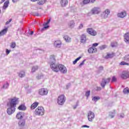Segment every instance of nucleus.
Segmentation results:
<instances>
[{
    "instance_id": "f257e3e1",
    "label": "nucleus",
    "mask_w": 129,
    "mask_h": 129,
    "mask_svg": "<svg viewBox=\"0 0 129 129\" xmlns=\"http://www.w3.org/2000/svg\"><path fill=\"white\" fill-rule=\"evenodd\" d=\"M35 115H38L41 116L45 114V109L44 107L42 106H38L35 110L34 112Z\"/></svg>"
},
{
    "instance_id": "f03ea898",
    "label": "nucleus",
    "mask_w": 129,
    "mask_h": 129,
    "mask_svg": "<svg viewBox=\"0 0 129 129\" xmlns=\"http://www.w3.org/2000/svg\"><path fill=\"white\" fill-rule=\"evenodd\" d=\"M19 101V98L17 97H14L13 99H11L10 101L7 103V106H11L12 107L16 108L17 106V103Z\"/></svg>"
},
{
    "instance_id": "7ed1b4c3",
    "label": "nucleus",
    "mask_w": 129,
    "mask_h": 129,
    "mask_svg": "<svg viewBox=\"0 0 129 129\" xmlns=\"http://www.w3.org/2000/svg\"><path fill=\"white\" fill-rule=\"evenodd\" d=\"M66 101V97L64 95H60L57 97V103L58 105H63Z\"/></svg>"
},
{
    "instance_id": "20e7f679",
    "label": "nucleus",
    "mask_w": 129,
    "mask_h": 129,
    "mask_svg": "<svg viewBox=\"0 0 129 129\" xmlns=\"http://www.w3.org/2000/svg\"><path fill=\"white\" fill-rule=\"evenodd\" d=\"M95 117V114L91 111H89L88 112V119L89 121H93V119Z\"/></svg>"
},
{
    "instance_id": "39448f33",
    "label": "nucleus",
    "mask_w": 129,
    "mask_h": 129,
    "mask_svg": "<svg viewBox=\"0 0 129 129\" xmlns=\"http://www.w3.org/2000/svg\"><path fill=\"white\" fill-rule=\"evenodd\" d=\"M58 71H60L61 73L65 74L67 73V69L62 64H58Z\"/></svg>"
},
{
    "instance_id": "423d86ee",
    "label": "nucleus",
    "mask_w": 129,
    "mask_h": 129,
    "mask_svg": "<svg viewBox=\"0 0 129 129\" xmlns=\"http://www.w3.org/2000/svg\"><path fill=\"white\" fill-rule=\"evenodd\" d=\"M110 14V10L109 9L105 10L101 15V17L103 19H107L108 16Z\"/></svg>"
},
{
    "instance_id": "0eeeda50",
    "label": "nucleus",
    "mask_w": 129,
    "mask_h": 129,
    "mask_svg": "<svg viewBox=\"0 0 129 129\" xmlns=\"http://www.w3.org/2000/svg\"><path fill=\"white\" fill-rule=\"evenodd\" d=\"M109 81H110V78H109L107 79H103L101 83V86L103 87V88H104L106 84H108V83H109Z\"/></svg>"
},
{
    "instance_id": "6e6552de",
    "label": "nucleus",
    "mask_w": 129,
    "mask_h": 129,
    "mask_svg": "<svg viewBox=\"0 0 129 129\" xmlns=\"http://www.w3.org/2000/svg\"><path fill=\"white\" fill-rule=\"evenodd\" d=\"M123 60L124 61H126V62H129V54L125 55L123 57ZM120 65L121 66L126 65L127 66H128L129 63L125 62V61H121L120 63Z\"/></svg>"
},
{
    "instance_id": "1a4fd4ad",
    "label": "nucleus",
    "mask_w": 129,
    "mask_h": 129,
    "mask_svg": "<svg viewBox=\"0 0 129 129\" xmlns=\"http://www.w3.org/2000/svg\"><path fill=\"white\" fill-rule=\"evenodd\" d=\"M51 69L54 72H59V65L52 63L50 65Z\"/></svg>"
},
{
    "instance_id": "9d476101",
    "label": "nucleus",
    "mask_w": 129,
    "mask_h": 129,
    "mask_svg": "<svg viewBox=\"0 0 129 129\" xmlns=\"http://www.w3.org/2000/svg\"><path fill=\"white\" fill-rule=\"evenodd\" d=\"M39 95H47L48 94V89L45 88H41L38 90Z\"/></svg>"
},
{
    "instance_id": "9b49d317",
    "label": "nucleus",
    "mask_w": 129,
    "mask_h": 129,
    "mask_svg": "<svg viewBox=\"0 0 129 129\" xmlns=\"http://www.w3.org/2000/svg\"><path fill=\"white\" fill-rule=\"evenodd\" d=\"M15 111H16V108H15L14 107L9 106V107L8 108L7 110V113L8 114H9V115L13 114V113H14Z\"/></svg>"
},
{
    "instance_id": "f8f14e48",
    "label": "nucleus",
    "mask_w": 129,
    "mask_h": 129,
    "mask_svg": "<svg viewBox=\"0 0 129 129\" xmlns=\"http://www.w3.org/2000/svg\"><path fill=\"white\" fill-rule=\"evenodd\" d=\"M100 12H101V10L100 8L98 7H95L91 10V13L93 15H98Z\"/></svg>"
},
{
    "instance_id": "ddd939ff",
    "label": "nucleus",
    "mask_w": 129,
    "mask_h": 129,
    "mask_svg": "<svg viewBox=\"0 0 129 129\" xmlns=\"http://www.w3.org/2000/svg\"><path fill=\"white\" fill-rule=\"evenodd\" d=\"M87 32L89 35H91V36H96L97 33L95 30H94L92 28H88L87 29Z\"/></svg>"
},
{
    "instance_id": "4468645a",
    "label": "nucleus",
    "mask_w": 129,
    "mask_h": 129,
    "mask_svg": "<svg viewBox=\"0 0 129 129\" xmlns=\"http://www.w3.org/2000/svg\"><path fill=\"white\" fill-rule=\"evenodd\" d=\"M121 78L122 79H126L129 78V72L123 71L120 76Z\"/></svg>"
},
{
    "instance_id": "2eb2a0df",
    "label": "nucleus",
    "mask_w": 129,
    "mask_h": 129,
    "mask_svg": "<svg viewBox=\"0 0 129 129\" xmlns=\"http://www.w3.org/2000/svg\"><path fill=\"white\" fill-rule=\"evenodd\" d=\"M53 45L55 48H60L62 45V42L60 40H56L54 42Z\"/></svg>"
},
{
    "instance_id": "dca6fc26",
    "label": "nucleus",
    "mask_w": 129,
    "mask_h": 129,
    "mask_svg": "<svg viewBox=\"0 0 129 129\" xmlns=\"http://www.w3.org/2000/svg\"><path fill=\"white\" fill-rule=\"evenodd\" d=\"M68 26L70 29H73L75 27V22L74 20H71L69 22Z\"/></svg>"
},
{
    "instance_id": "f3484780",
    "label": "nucleus",
    "mask_w": 129,
    "mask_h": 129,
    "mask_svg": "<svg viewBox=\"0 0 129 129\" xmlns=\"http://www.w3.org/2000/svg\"><path fill=\"white\" fill-rule=\"evenodd\" d=\"M88 52L90 54H93V53H96V52H97V49L96 48L93 47H90L88 49Z\"/></svg>"
},
{
    "instance_id": "a211bd4d",
    "label": "nucleus",
    "mask_w": 129,
    "mask_h": 129,
    "mask_svg": "<svg viewBox=\"0 0 129 129\" xmlns=\"http://www.w3.org/2000/svg\"><path fill=\"white\" fill-rule=\"evenodd\" d=\"M117 17L119 18H121V19H123L125 17H126V12L122 11L120 13L117 14Z\"/></svg>"
},
{
    "instance_id": "6ab92c4d",
    "label": "nucleus",
    "mask_w": 129,
    "mask_h": 129,
    "mask_svg": "<svg viewBox=\"0 0 129 129\" xmlns=\"http://www.w3.org/2000/svg\"><path fill=\"white\" fill-rule=\"evenodd\" d=\"M48 63L49 64H54L56 63V59H55V56L53 55H51L50 57V59H48Z\"/></svg>"
},
{
    "instance_id": "aec40b11",
    "label": "nucleus",
    "mask_w": 129,
    "mask_h": 129,
    "mask_svg": "<svg viewBox=\"0 0 129 129\" xmlns=\"http://www.w3.org/2000/svg\"><path fill=\"white\" fill-rule=\"evenodd\" d=\"M60 4L62 8H65L68 5V0H60Z\"/></svg>"
},
{
    "instance_id": "412c9836",
    "label": "nucleus",
    "mask_w": 129,
    "mask_h": 129,
    "mask_svg": "<svg viewBox=\"0 0 129 129\" xmlns=\"http://www.w3.org/2000/svg\"><path fill=\"white\" fill-rule=\"evenodd\" d=\"M124 41L126 44H129V33H126L124 34Z\"/></svg>"
},
{
    "instance_id": "4be33fe9",
    "label": "nucleus",
    "mask_w": 129,
    "mask_h": 129,
    "mask_svg": "<svg viewBox=\"0 0 129 129\" xmlns=\"http://www.w3.org/2000/svg\"><path fill=\"white\" fill-rule=\"evenodd\" d=\"M18 75L20 78H23V77H25L26 73L25 71H21L20 72L18 73Z\"/></svg>"
},
{
    "instance_id": "5701e85b",
    "label": "nucleus",
    "mask_w": 129,
    "mask_h": 129,
    "mask_svg": "<svg viewBox=\"0 0 129 129\" xmlns=\"http://www.w3.org/2000/svg\"><path fill=\"white\" fill-rule=\"evenodd\" d=\"M9 5H10V1H7L6 2H5L3 7V11H6V10H7V8L9 7Z\"/></svg>"
},
{
    "instance_id": "b1692460",
    "label": "nucleus",
    "mask_w": 129,
    "mask_h": 129,
    "mask_svg": "<svg viewBox=\"0 0 129 129\" xmlns=\"http://www.w3.org/2000/svg\"><path fill=\"white\" fill-rule=\"evenodd\" d=\"M23 115H24V113L22 112H19L16 115V117L18 119H21L23 118Z\"/></svg>"
},
{
    "instance_id": "393cba45",
    "label": "nucleus",
    "mask_w": 129,
    "mask_h": 129,
    "mask_svg": "<svg viewBox=\"0 0 129 129\" xmlns=\"http://www.w3.org/2000/svg\"><path fill=\"white\" fill-rule=\"evenodd\" d=\"M25 123H26V120H25L24 119L20 120L19 121V122H18V124H19V126H20L21 127L24 126L25 125Z\"/></svg>"
},
{
    "instance_id": "a878e982",
    "label": "nucleus",
    "mask_w": 129,
    "mask_h": 129,
    "mask_svg": "<svg viewBox=\"0 0 129 129\" xmlns=\"http://www.w3.org/2000/svg\"><path fill=\"white\" fill-rule=\"evenodd\" d=\"M8 32V28H5L2 31L0 32V37L2 36H4V35H6Z\"/></svg>"
},
{
    "instance_id": "bb28decb",
    "label": "nucleus",
    "mask_w": 129,
    "mask_h": 129,
    "mask_svg": "<svg viewBox=\"0 0 129 129\" xmlns=\"http://www.w3.org/2000/svg\"><path fill=\"white\" fill-rule=\"evenodd\" d=\"M38 105H39V102H35L31 105V109H35V108H36Z\"/></svg>"
},
{
    "instance_id": "cd10ccee",
    "label": "nucleus",
    "mask_w": 129,
    "mask_h": 129,
    "mask_svg": "<svg viewBox=\"0 0 129 129\" xmlns=\"http://www.w3.org/2000/svg\"><path fill=\"white\" fill-rule=\"evenodd\" d=\"M63 39L65 40L66 42L67 43H70L71 42V38L70 37L68 36V35H65L63 37Z\"/></svg>"
},
{
    "instance_id": "c85d7f7f",
    "label": "nucleus",
    "mask_w": 129,
    "mask_h": 129,
    "mask_svg": "<svg viewBox=\"0 0 129 129\" xmlns=\"http://www.w3.org/2000/svg\"><path fill=\"white\" fill-rule=\"evenodd\" d=\"M81 43H85V42H86V36H85V35L83 34L81 35Z\"/></svg>"
},
{
    "instance_id": "c756f323",
    "label": "nucleus",
    "mask_w": 129,
    "mask_h": 129,
    "mask_svg": "<svg viewBox=\"0 0 129 129\" xmlns=\"http://www.w3.org/2000/svg\"><path fill=\"white\" fill-rule=\"evenodd\" d=\"M114 115H115V110H113V111L109 113V116L110 118H113V117H114Z\"/></svg>"
},
{
    "instance_id": "7c9ffc66",
    "label": "nucleus",
    "mask_w": 129,
    "mask_h": 129,
    "mask_svg": "<svg viewBox=\"0 0 129 129\" xmlns=\"http://www.w3.org/2000/svg\"><path fill=\"white\" fill-rule=\"evenodd\" d=\"M38 69L39 67H38V66H33L32 68L31 72L32 73H34V72H36V71H37V70H38Z\"/></svg>"
},
{
    "instance_id": "2f4dec72",
    "label": "nucleus",
    "mask_w": 129,
    "mask_h": 129,
    "mask_svg": "<svg viewBox=\"0 0 129 129\" xmlns=\"http://www.w3.org/2000/svg\"><path fill=\"white\" fill-rule=\"evenodd\" d=\"M99 99H100V98L99 96L92 97V100L93 101H94V102H96V101L99 100Z\"/></svg>"
},
{
    "instance_id": "473e14b6",
    "label": "nucleus",
    "mask_w": 129,
    "mask_h": 129,
    "mask_svg": "<svg viewBox=\"0 0 129 129\" xmlns=\"http://www.w3.org/2000/svg\"><path fill=\"white\" fill-rule=\"evenodd\" d=\"M113 57V54L112 53H107L105 56V59H109V58H112Z\"/></svg>"
},
{
    "instance_id": "72a5a7b5",
    "label": "nucleus",
    "mask_w": 129,
    "mask_h": 129,
    "mask_svg": "<svg viewBox=\"0 0 129 129\" xmlns=\"http://www.w3.org/2000/svg\"><path fill=\"white\" fill-rule=\"evenodd\" d=\"M16 46H17V44L15 42H12L10 44V48H11V49H15Z\"/></svg>"
},
{
    "instance_id": "f704fd0d",
    "label": "nucleus",
    "mask_w": 129,
    "mask_h": 129,
    "mask_svg": "<svg viewBox=\"0 0 129 129\" xmlns=\"http://www.w3.org/2000/svg\"><path fill=\"white\" fill-rule=\"evenodd\" d=\"M48 25V23H46L43 24L44 27L41 29L42 32H43V31H44L45 29H48V28H49V25Z\"/></svg>"
},
{
    "instance_id": "c9c22d12",
    "label": "nucleus",
    "mask_w": 129,
    "mask_h": 129,
    "mask_svg": "<svg viewBox=\"0 0 129 129\" xmlns=\"http://www.w3.org/2000/svg\"><path fill=\"white\" fill-rule=\"evenodd\" d=\"M18 109L19 110H26V106H25V105H21L18 107Z\"/></svg>"
},
{
    "instance_id": "e433bc0d",
    "label": "nucleus",
    "mask_w": 129,
    "mask_h": 129,
    "mask_svg": "<svg viewBox=\"0 0 129 129\" xmlns=\"http://www.w3.org/2000/svg\"><path fill=\"white\" fill-rule=\"evenodd\" d=\"M123 93L124 94H128L129 93V89L128 88H125L123 90Z\"/></svg>"
},
{
    "instance_id": "4c0bfd02",
    "label": "nucleus",
    "mask_w": 129,
    "mask_h": 129,
    "mask_svg": "<svg viewBox=\"0 0 129 129\" xmlns=\"http://www.w3.org/2000/svg\"><path fill=\"white\" fill-rule=\"evenodd\" d=\"M46 2H47V0H40V1L38 2V4L39 6H42V5H44Z\"/></svg>"
},
{
    "instance_id": "58836bf2",
    "label": "nucleus",
    "mask_w": 129,
    "mask_h": 129,
    "mask_svg": "<svg viewBox=\"0 0 129 129\" xmlns=\"http://www.w3.org/2000/svg\"><path fill=\"white\" fill-rule=\"evenodd\" d=\"M9 84L8 83H6V84H5L3 87V88L4 89H7L8 88H9Z\"/></svg>"
},
{
    "instance_id": "ea45409f",
    "label": "nucleus",
    "mask_w": 129,
    "mask_h": 129,
    "mask_svg": "<svg viewBox=\"0 0 129 129\" xmlns=\"http://www.w3.org/2000/svg\"><path fill=\"white\" fill-rule=\"evenodd\" d=\"M90 95V91H87L85 93V96L87 97V99H88V97Z\"/></svg>"
},
{
    "instance_id": "a19ab883",
    "label": "nucleus",
    "mask_w": 129,
    "mask_h": 129,
    "mask_svg": "<svg viewBox=\"0 0 129 129\" xmlns=\"http://www.w3.org/2000/svg\"><path fill=\"white\" fill-rule=\"evenodd\" d=\"M106 48H107V45H103L99 47L100 50H103L104 49H106Z\"/></svg>"
},
{
    "instance_id": "79ce46f5",
    "label": "nucleus",
    "mask_w": 129,
    "mask_h": 129,
    "mask_svg": "<svg viewBox=\"0 0 129 129\" xmlns=\"http://www.w3.org/2000/svg\"><path fill=\"white\" fill-rule=\"evenodd\" d=\"M82 57V56H80V57H78L77 59H76L74 61H73V64H75L76 63H77V61H79V59H81V58Z\"/></svg>"
},
{
    "instance_id": "37998d69",
    "label": "nucleus",
    "mask_w": 129,
    "mask_h": 129,
    "mask_svg": "<svg viewBox=\"0 0 129 129\" xmlns=\"http://www.w3.org/2000/svg\"><path fill=\"white\" fill-rule=\"evenodd\" d=\"M111 46L112 47V48L116 47V46H117V43L114 42H111Z\"/></svg>"
},
{
    "instance_id": "c03bdc74",
    "label": "nucleus",
    "mask_w": 129,
    "mask_h": 129,
    "mask_svg": "<svg viewBox=\"0 0 129 129\" xmlns=\"http://www.w3.org/2000/svg\"><path fill=\"white\" fill-rule=\"evenodd\" d=\"M83 3L84 5H87V4H89V3H90V0H84Z\"/></svg>"
},
{
    "instance_id": "a18cd8bd",
    "label": "nucleus",
    "mask_w": 129,
    "mask_h": 129,
    "mask_svg": "<svg viewBox=\"0 0 129 129\" xmlns=\"http://www.w3.org/2000/svg\"><path fill=\"white\" fill-rule=\"evenodd\" d=\"M36 78L37 79H42V78H43V75H38L37 77H36Z\"/></svg>"
},
{
    "instance_id": "49530a36",
    "label": "nucleus",
    "mask_w": 129,
    "mask_h": 129,
    "mask_svg": "<svg viewBox=\"0 0 129 129\" xmlns=\"http://www.w3.org/2000/svg\"><path fill=\"white\" fill-rule=\"evenodd\" d=\"M82 28H83V24L82 23L80 24L79 26L78 27V29L79 30H80L81 29H82Z\"/></svg>"
},
{
    "instance_id": "de8ad7c7",
    "label": "nucleus",
    "mask_w": 129,
    "mask_h": 129,
    "mask_svg": "<svg viewBox=\"0 0 129 129\" xmlns=\"http://www.w3.org/2000/svg\"><path fill=\"white\" fill-rule=\"evenodd\" d=\"M95 90L97 91H100V90H101V88L100 87H97L95 89Z\"/></svg>"
},
{
    "instance_id": "09e8293b",
    "label": "nucleus",
    "mask_w": 129,
    "mask_h": 129,
    "mask_svg": "<svg viewBox=\"0 0 129 129\" xmlns=\"http://www.w3.org/2000/svg\"><path fill=\"white\" fill-rule=\"evenodd\" d=\"M115 81H116V78L113 77L112 78V82H114Z\"/></svg>"
},
{
    "instance_id": "8fccbe9b",
    "label": "nucleus",
    "mask_w": 129,
    "mask_h": 129,
    "mask_svg": "<svg viewBox=\"0 0 129 129\" xmlns=\"http://www.w3.org/2000/svg\"><path fill=\"white\" fill-rule=\"evenodd\" d=\"M97 46H98V43H93L92 44V47H97Z\"/></svg>"
},
{
    "instance_id": "3c124183",
    "label": "nucleus",
    "mask_w": 129,
    "mask_h": 129,
    "mask_svg": "<svg viewBox=\"0 0 129 129\" xmlns=\"http://www.w3.org/2000/svg\"><path fill=\"white\" fill-rule=\"evenodd\" d=\"M11 22H12V19H10L9 21H7V22L6 23V25H9V24H10Z\"/></svg>"
},
{
    "instance_id": "603ef678",
    "label": "nucleus",
    "mask_w": 129,
    "mask_h": 129,
    "mask_svg": "<svg viewBox=\"0 0 129 129\" xmlns=\"http://www.w3.org/2000/svg\"><path fill=\"white\" fill-rule=\"evenodd\" d=\"M10 52H11V50H9V49H6L7 55H9V54H10Z\"/></svg>"
},
{
    "instance_id": "864d4df0",
    "label": "nucleus",
    "mask_w": 129,
    "mask_h": 129,
    "mask_svg": "<svg viewBox=\"0 0 129 129\" xmlns=\"http://www.w3.org/2000/svg\"><path fill=\"white\" fill-rule=\"evenodd\" d=\"M85 61V60H83L79 65L80 67H81V66H82V65L84 64V62Z\"/></svg>"
},
{
    "instance_id": "5fc2aeb1",
    "label": "nucleus",
    "mask_w": 129,
    "mask_h": 129,
    "mask_svg": "<svg viewBox=\"0 0 129 129\" xmlns=\"http://www.w3.org/2000/svg\"><path fill=\"white\" fill-rule=\"evenodd\" d=\"M120 117H122L123 118V117H124V114L122 113L120 114Z\"/></svg>"
},
{
    "instance_id": "6e6d98bb",
    "label": "nucleus",
    "mask_w": 129,
    "mask_h": 129,
    "mask_svg": "<svg viewBox=\"0 0 129 129\" xmlns=\"http://www.w3.org/2000/svg\"><path fill=\"white\" fill-rule=\"evenodd\" d=\"M20 0H12L13 3H17L19 2Z\"/></svg>"
},
{
    "instance_id": "4d7b16f0",
    "label": "nucleus",
    "mask_w": 129,
    "mask_h": 129,
    "mask_svg": "<svg viewBox=\"0 0 129 129\" xmlns=\"http://www.w3.org/2000/svg\"><path fill=\"white\" fill-rule=\"evenodd\" d=\"M83 127H89V126L87 125H83Z\"/></svg>"
},
{
    "instance_id": "13d9d810",
    "label": "nucleus",
    "mask_w": 129,
    "mask_h": 129,
    "mask_svg": "<svg viewBox=\"0 0 129 129\" xmlns=\"http://www.w3.org/2000/svg\"><path fill=\"white\" fill-rule=\"evenodd\" d=\"M100 70H103V67L101 66L99 67Z\"/></svg>"
},
{
    "instance_id": "bf43d9fd",
    "label": "nucleus",
    "mask_w": 129,
    "mask_h": 129,
    "mask_svg": "<svg viewBox=\"0 0 129 129\" xmlns=\"http://www.w3.org/2000/svg\"><path fill=\"white\" fill-rule=\"evenodd\" d=\"M50 22H51V19H49V20L47 21V22H46V23H47V24H49V23H50Z\"/></svg>"
},
{
    "instance_id": "052dcab7",
    "label": "nucleus",
    "mask_w": 129,
    "mask_h": 129,
    "mask_svg": "<svg viewBox=\"0 0 129 129\" xmlns=\"http://www.w3.org/2000/svg\"><path fill=\"white\" fill-rule=\"evenodd\" d=\"M95 2V0H91V3H92V4H93V3H94Z\"/></svg>"
},
{
    "instance_id": "680f3d73",
    "label": "nucleus",
    "mask_w": 129,
    "mask_h": 129,
    "mask_svg": "<svg viewBox=\"0 0 129 129\" xmlns=\"http://www.w3.org/2000/svg\"><path fill=\"white\" fill-rule=\"evenodd\" d=\"M33 34H34V31H31L30 35H33Z\"/></svg>"
},
{
    "instance_id": "e2e57ef3",
    "label": "nucleus",
    "mask_w": 129,
    "mask_h": 129,
    "mask_svg": "<svg viewBox=\"0 0 129 129\" xmlns=\"http://www.w3.org/2000/svg\"><path fill=\"white\" fill-rule=\"evenodd\" d=\"M5 1H6V0H2L1 4H3V3H4Z\"/></svg>"
},
{
    "instance_id": "0e129e2a",
    "label": "nucleus",
    "mask_w": 129,
    "mask_h": 129,
    "mask_svg": "<svg viewBox=\"0 0 129 129\" xmlns=\"http://www.w3.org/2000/svg\"><path fill=\"white\" fill-rule=\"evenodd\" d=\"M38 0H31V2H37Z\"/></svg>"
},
{
    "instance_id": "69168bd1",
    "label": "nucleus",
    "mask_w": 129,
    "mask_h": 129,
    "mask_svg": "<svg viewBox=\"0 0 129 129\" xmlns=\"http://www.w3.org/2000/svg\"><path fill=\"white\" fill-rule=\"evenodd\" d=\"M36 16H37V17L39 16V13H37V14H36Z\"/></svg>"
},
{
    "instance_id": "338daca9",
    "label": "nucleus",
    "mask_w": 129,
    "mask_h": 129,
    "mask_svg": "<svg viewBox=\"0 0 129 129\" xmlns=\"http://www.w3.org/2000/svg\"><path fill=\"white\" fill-rule=\"evenodd\" d=\"M1 10H0V14H1Z\"/></svg>"
}]
</instances>
